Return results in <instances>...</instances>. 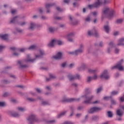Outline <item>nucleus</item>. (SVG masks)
I'll list each match as a JSON object with an SVG mask.
<instances>
[{
  "instance_id": "nucleus-1",
  "label": "nucleus",
  "mask_w": 124,
  "mask_h": 124,
  "mask_svg": "<svg viewBox=\"0 0 124 124\" xmlns=\"http://www.w3.org/2000/svg\"><path fill=\"white\" fill-rule=\"evenodd\" d=\"M39 52L40 55H36L35 58L34 59H31V55L28 54L27 56V59L24 60V61H17V63L20 66V68H27L28 67V65H23L25 63V62H34L36 61V59H40L42 57V56H44L45 55V53L44 52V50H40Z\"/></svg>"
},
{
  "instance_id": "nucleus-2",
  "label": "nucleus",
  "mask_w": 124,
  "mask_h": 124,
  "mask_svg": "<svg viewBox=\"0 0 124 124\" xmlns=\"http://www.w3.org/2000/svg\"><path fill=\"white\" fill-rule=\"evenodd\" d=\"M91 93L92 91H90V88H87L85 89V94L81 96V97H85V99H86L84 101V103L85 104H90L91 103V100L94 97L93 95L90 96V94Z\"/></svg>"
},
{
  "instance_id": "nucleus-3",
  "label": "nucleus",
  "mask_w": 124,
  "mask_h": 124,
  "mask_svg": "<svg viewBox=\"0 0 124 124\" xmlns=\"http://www.w3.org/2000/svg\"><path fill=\"white\" fill-rule=\"evenodd\" d=\"M103 13L108 19H111L112 17L116 16L115 12L114 10H110L108 7H106L103 11Z\"/></svg>"
},
{
  "instance_id": "nucleus-4",
  "label": "nucleus",
  "mask_w": 124,
  "mask_h": 124,
  "mask_svg": "<svg viewBox=\"0 0 124 124\" xmlns=\"http://www.w3.org/2000/svg\"><path fill=\"white\" fill-rule=\"evenodd\" d=\"M124 62V59H121L116 65L111 67V69L113 70L114 69H119L120 71H124V67L122 65Z\"/></svg>"
},
{
  "instance_id": "nucleus-5",
  "label": "nucleus",
  "mask_w": 124,
  "mask_h": 124,
  "mask_svg": "<svg viewBox=\"0 0 124 124\" xmlns=\"http://www.w3.org/2000/svg\"><path fill=\"white\" fill-rule=\"evenodd\" d=\"M27 120L30 124H33L34 123H39V122H40L39 119L35 114L30 115Z\"/></svg>"
},
{
  "instance_id": "nucleus-6",
  "label": "nucleus",
  "mask_w": 124,
  "mask_h": 124,
  "mask_svg": "<svg viewBox=\"0 0 124 124\" xmlns=\"http://www.w3.org/2000/svg\"><path fill=\"white\" fill-rule=\"evenodd\" d=\"M103 3V2L101 0H97V1L93 3V4H90L88 5L89 8L92 9V8H98L100 7V5Z\"/></svg>"
},
{
  "instance_id": "nucleus-7",
  "label": "nucleus",
  "mask_w": 124,
  "mask_h": 124,
  "mask_svg": "<svg viewBox=\"0 0 124 124\" xmlns=\"http://www.w3.org/2000/svg\"><path fill=\"white\" fill-rule=\"evenodd\" d=\"M88 34L89 36L95 35V37H99V34L97 32V31H96L95 27H93L92 30L88 31Z\"/></svg>"
},
{
  "instance_id": "nucleus-8",
  "label": "nucleus",
  "mask_w": 124,
  "mask_h": 124,
  "mask_svg": "<svg viewBox=\"0 0 124 124\" xmlns=\"http://www.w3.org/2000/svg\"><path fill=\"white\" fill-rule=\"evenodd\" d=\"M80 98H68L65 97L62 98V100L61 101V102L62 103H64L65 102H73L74 101H79Z\"/></svg>"
},
{
  "instance_id": "nucleus-9",
  "label": "nucleus",
  "mask_w": 124,
  "mask_h": 124,
  "mask_svg": "<svg viewBox=\"0 0 124 124\" xmlns=\"http://www.w3.org/2000/svg\"><path fill=\"white\" fill-rule=\"evenodd\" d=\"M84 49L85 46L84 45L82 44H80L79 48L75 51V55L76 56H78V55H80V54L84 53Z\"/></svg>"
},
{
  "instance_id": "nucleus-10",
  "label": "nucleus",
  "mask_w": 124,
  "mask_h": 124,
  "mask_svg": "<svg viewBox=\"0 0 124 124\" xmlns=\"http://www.w3.org/2000/svg\"><path fill=\"white\" fill-rule=\"evenodd\" d=\"M102 110V108L99 107H94L93 108H91L88 110V112L89 114H93V113H95L96 112H99V111H101Z\"/></svg>"
},
{
  "instance_id": "nucleus-11",
  "label": "nucleus",
  "mask_w": 124,
  "mask_h": 124,
  "mask_svg": "<svg viewBox=\"0 0 124 124\" xmlns=\"http://www.w3.org/2000/svg\"><path fill=\"white\" fill-rule=\"evenodd\" d=\"M105 78L106 80H108L110 78V76L108 74V70H105L100 76V78Z\"/></svg>"
},
{
  "instance_id": "nucleus-12",
  "label": "nucleus",
  "mask_w": 124,
  "mask_h": 124,
  "mask_svg": "<svg viewBox=\"0 0 124 124\" xmlns=\"http://www.w3.org/2000/svg\"><path fill=\"white\" fill-rule=\"evenodd\" d=\"M56 3H47L45 5L46 9V13H51V8L52 6H55Z\"/></svg>"
},
{
  "instance_id": "nucleus-13",
  "label": "nucleus",
  "mask_w": 124,
  "mask_h": 124,
  "mask_svg": "<svg viewBox=\"0 0 124 124\" xmlns=\"http://www.w3.org/2000/svg\"><path fill=\"white\" fill-rule=\"evenodd\" d=\"M53 59L54 60H57V61H60V60H62V54L61 52H59L56 54V55L53 56Z\"/></svg>"
},
{
  "instance_id": "nucleus-14",
  "label": "nucleus",
  "mask_w": 124,
  "mask_h": 124,
  "mask_svg": "<svg viewBox=\"0 0 124 124\" xmlns=\"http://www.w3.org/2000/svg\"><path fill=\"white\" fill-rule=\"evenodd\" d=\"M74 36V34L73 33H70L67 35V38L68 41L69 42H73V39L72 37Z\"/></svg>"
},
{
  "instance_id": "nucleus-15",
  "label": "nucleus",
  "mask_w": 124,
  "mask_h": 124,
  "mask_svg": "<svg viewBox=\"0 0 124 124\" xmlns=\"http://www.w3.org/2000/svg\"><path fill=\"white\" fill-rule=\"evenodd\" d=\"M9 114L15 118H18V117H20V114L16 112L9 111Z\"/></svg>"
},
{
  "instance_id": "nucleus-16",
  "label": "nucleus",
  "mask_w": 124,
  "mask_h": 124,
  "mask_svg": "<svg viewBox=\"0 0 124 124\" xmlns=\"http://www.w3.org/2000/svg\"><path fill=\"white\" fill-rule=\"evenodd\" d=\"M124 38H120L118 40L117 46H124Z\"/></svg>"
},
{
  "instance_id": "nucleus-17",
  "label": "nucleus",
  "mask_w": 124,
  "mask_h": 124,
  "mask_svg": "<svg viewBox=\"0 0 124 124\" xmlns=\"http://www.w3.org/2000/svg\"><path fill=\"white\" fill-rule=\"evenodd\" d=\"M35 27H36V24L34 22H31L30 23V27L28 28V30L29 31H32L35 29Z\"/></svg>"
},
{
  "instance_id": "nucleus-18",
  "label": "nucleus",
  "mask_w": 124,
  "mask_h": 124,
  "mask_svg": "<svg viewBox=\"0 0 124 124\" xmlns=\"http://www.w3.org/2000/svg\"><path fill=\"white\" fill-rule=\"evenodd\" d=\"M67 77L70 81H73V80H75V79H76V76L72 75L70 74L68 75Z\"/></svg>"
},
{
  "instance_id": "nucleus-19",
  "label": "nucleus",
  "mask_w": 124,
  "mask_h": 124,
  "mask_svg": "<svg viewBox=\"0 0 124 124\" xmlns=\"http://www.w3.org/2000/svg\"><path fill=\"white\" fill-rule=\"evenodd\" d=\"M56 44V39H53L47 45L48 47H54V45Z\"/></svg>"
},
{
  "instance_id": "nucleus-20",
  "label": "nucleus",
  "mask_w": 124,
  "mask_h": 124,
  "mask_svg": "<svg viewBox=\"0 0 124 124\" xmlns=\"http://www.w3.org/2000/svg\"><path fill=\"white\" fill-rule=\"evenodd\" d=\"M104 29L107 33H109L110 32V26L109 25H105Z\"/></svg>"
},
{
  "instance_id": "nucleus-21",
  "label": "nucleus",
  "mask_w": 124,
  "mask_h": 124,
  "mask_svg": "<svg viewBox=\"0 0 124 124\" xmlns=\"http://www.w3.org/2000/svg\"><path fill=\"white\" fill-rule=\"evenodd\" d=\"M116 114L119 117H122L124 114V112L120 109H118L116 111Z\"/></svg>"
},
{
  "instance_id": "nucleus-22",
  "label": "nucleus",
  "mask_w": 124,
  "mask_h": 124,
  "mask_svg": "<svg viewBox=\"0 0 124 124\" xmlns=\"http://www.w3.org/2000/svg\"><path fill=\"white\" fill-rule=\"evenodd\" d=\"M0 37L4 40H7V39H8V34H5L4 35H0Z\"/></svg>"
},
{
  "instance_id": "nucleus-23",
  "label": "nucleus",
  "mask_w": 124,
  "mask_h": 124,
  "mask_svg": "<svg viewBox=\"0 0 124 124\" xmlns=\"http://www.w3.org/2000/svg\"><path fill=\"white\" fill-rule=\"evenodd\" d=\"M18 16L14 17L10 22L11 23L15 24L17 21H18Z\"/></svg>"
},
{
  "instance_id": "nucleus-24",
  "label": "nucleus",
  "mask_w": 124,
  "mask_h": 124,
  "mask_svg": "<svg viewBox=\"0 0 124 124\" xmlns=\"http://www.w3.org/2000/svg\"><path fill=\"white\" fill-rule=\"evenodd\" d=\"M1 83L3 85H7L8 84H10V81L6 79H3L1 80Z\"/></svg>"
},
{
  "instance_id": "nucleus-25",
  "label": "nucleus",
  "mask_w": 124,
  "mask_h": 124,
  "mask_svg": "<svg viewBox=\"0 0 124 124\" xmlns=\"http://www.w3.org/2000/svg\"><path fill=\"white\" fill-rule=\"evenodd\" d=\"M110 102L112 105H116L117 104V101L113 99L112 96H110Z\"/></svg>"
},
{
  "instance_id": "nucleus-26",
  "label": "nucleus",
  "mask_w": 124,
  "mask_h": 124,
  "mask_svg": "<svg viewBox=\"0 0 124 124\" xmlns=\"http://www.w3.org/2000/svg\"><path fill=\"white\" fill-rule=\"evenodd\" d=\"M66 113H67V111H63V112L61 113L58 115V118L60 119V118H62V117H63V116H64Z\"/></svg>"
},
{
  "instance_id": "nucleus-27",
  "label": "nucleus",
  "mask_w": 124,
  "mask_h": 124,
  "mask_svg": "<svg viewBox=\"0 0 124 124\" xmlns=\"http://www.w3.org/2000/svg\"><path fill=\"white\" fill-rule=\"evenodd\" d=\"M92 120L93 121H97L99 119V116L97 115H94L92 116Z\"/></svg>"
},
{
  "instance_id": "nucleus-28",
  "label": "nucleus",
  "mask_w": 124,
  "mask_h": 124,
  "mask_svg": "<svg viewBox=\"0 0 124 124\" xmlns=\"http://www.w3.org/2000/svg\"><path fill=\"white\" fill-rule=\"evenodd\" d=\"M27 100H28L30 102H34V101H36V99L32 98H27Z\"/></svg>"
},
{
  "instance_id": "nucleus-29",
  "label": "nucleus",
  "mask_w": 124,
  "mask_h": 124,
  "mask_svg": "<svg viewBox=\"0 0 124 124\" xmlns=\"http://www.w3.org/2000/svg\"><path fill=\"white\" fill-rule=\"evenodd\" d=\"M36 49V46L35 45H32L30 46L29 48V50H35Z\"/></svg>"
},
{
  "instance_id": "nucleus-30",
  "label": "nucleus",
  "mask_w": 124,
  "mask_h": 124,
  "mask_svg": "<svg viewBox=\"0 0 124 124\" xmlns=\"http://www.w3.org/2000/svg\"><path fill=\"white\" fill-rule=\"evenodd\" d=\"M10 95H11V93L8 92H6L4 93L3 96V97H7V96H10Z\"/></svg>"
},
{
  "instance_id": "nucleus-31",
  "label": "nucleus",
  "mask_w": 124,
  "mask_h": 124,
  "mask_svg": "<svg viewBox=\"0 0 124 124\" xmlns=\"http://www.w3.org/2000/svg\"><path fill=\"white\" fill-rule=\"evenodd\" d=\"M108 118H112L113 117V113H112V111H108Z\"/></svg>"
},
{
  "instance_id": "nucleus-32",
  "label": "nucleus",
  "mask_w": 124,
  "mask_h": 124,
  "mask_svg": "<svg viewBox=\"0 0 124 124\" xmlns=\"http://www.w3.org/2000/svg\"><path fill=\"white\" fill-rule=\"evenodd\" d=\"M42 105L45 106V105H50V103L48 101H42Z\"/></svg>"
},
{
  "instance_id": "nucleus-33",
  "label": "nucleus",
  "mask_w": 124,
  "mask_h": 124,
  "mask_svg": "<svg viewBox=\"0 0 124 124\" xmlns=\"http://www.w3.org/2000/svg\"><path fill=\"white\" fill-rule=\"evenodd\" d=\"M108 45H109L108 47L112 48L115 46V45L114 44V43H113V42H109V43L108 44Z\"/></svg>"
},
{
  "instance_id": "nucleus-34",
  "label": "nucleus",
  "mask_w": 124,
  "mask_h": 124,
  "mask_svg": "<svg viewBox=\"0 0 124 124\" xmlns=\"http://www.w3.org/2000/svg\"><path fill=\"white\" fill-rule=\"evenodd\" d=\"M88 72L89 73H93V74H95V73H96V70L89 69Z\"/></svg>"
},
{
  "instance_id": "nucleus-35",
  "label": "nucleus",
  "mask_w": 124,
  "mask_h": 124,
  "mask_svg": "<svg viewBox=\"0 0 124 124\" xmlns=\"http://www.w3.org/2000/svg\"><path fill=\"white\" fill-rule=\"evenodd\" d=\"M47 123L49 124H54L56 123V120H50L47 121Z\"/></svg>"
},
{
  "instance_id": "nucleus-36",
  "label": "nucleus",
  "mask_w": 124,
  "mask_h": 124,
  "mask_svg": "<svg viewBox=\"0 0 124 124\" xmlns=\"http://www.w3.org/2000/svg\"><path fill=\"white\" fill-rule=\"evenodd\" d=\"M55 43H57L58 45H62V42L58 40V39H55Z\"/></svg>"
},
{
  "instance_id": "nucleus-37",
  "label": "nucleus",
  "mask_w": 124,
  "mask_h": 124,
  "mask_svg": "<svg viewBox=\"0 0 124 124\" xmlns=\"http://www.w3.org/2000/svg\"><path fill=\"white\" fill-rule=\"evenodd\" d=\"M48 31H49V32H51V33H53V32H54V31H55V29H54V28H53L52 27H50L48 28Z\"/></svg>"
},
{
  "instance_id": "nucleus-38",
  "label": "nucleus",
  "mask_w": 124,
  "mask_h": 124,
  "mask_svg": "<svg viewBox=\"0 0 124 124\" xmlns=\"http://www.w3.org/2000/svg\"><path fill=\"white\" fill-rule=\"evenodd\" d=\"M93 78L91 77H89L87 78V83H90V82L93 80Z\"/></svg>"
},
{
  "instance_id": "nucleus-39",
  "label": "nucleus",
  "mask_w": 124,
  "mask_h": 124,
  "mask_svg": "<svg viewBox=\"0 0 124 124\" xmlns=\"http://www.w3.org/2000/svg\"><path fill=\"white\" fill-rule=\"evenodd\" d=\"M102 87H100L99 88H98L96 90V93H99L102 91Z\"/></svg>"
},
{
  "instance_id": "nucleus-40",
  "label": "nucleus",
  "mask_w": 124,
  "mask_h": 124,
  "mask_svg": "<svg viewBox=\"0 0 124 124\" xmlns=\"http://www.w3.org/2000/svg\"><path fill=\"white\" fill-rule=\"evenodd\" d=\"M87 51L88 53H91L93 52V47L92 46H90L88 47Z\"/></svg>"
},
{
  "instance_id": "nucleus-41",
  "label": "nucleus",
  "mask_w": 124,
  "mask_h": 124,
  "mask_svg": "<svg viewBox=\"0 0 124 124\" xmlns=\"http://www.w3.org/2000/svg\"><path fill=\"white\" fill-rule=\"evenodd\" d=\"M16 31H17V32H19V33H22L23 32V30L20 28H16Z\"/></svg>"
},
{
  "instance_id": "nucleus-42",
  "label": "nucleus",
  "mask_w": 124,
  "mask_h": 124,
  "mask_svg": "<svg viewBox=\"0 0 124 124\" xmlns=\"http://www.w3.org/2000/svg\"><path fill=\"white\" fill-rule=\"evenodd\" d=\"M89 118V116L87 115L85 116L84 120L82 121V123H85V122H87L88 121V119Z\"/></svg>"
},
{
  "instance_id": "nucleus-43",
  "label": "nucleus",
  "mask_w": 124,
  "mask_h": 124,
  "mask_svg": "<svg viewBox=\"0 0 124 124\" xmlns=\"http://www.w3.org/2000/svg\"><path fill=\"white\" fill-rule=\"evenodd\" d=\"M119 93V92L118 91H113L111 92V95H116V94H118Z\"/></svg>"
},
{
  "instance_id": "nucleus-44",
  "label": "nucleus",
  "mask_w": 124,
  "mask_h": 124,
  "mask_svg": "<svg viewBox=\"0 0 124 124\" xmlns=\"http://www.w3.org/2000/svg\"><path fill=\"white\" fill-rule=\"evenodd\" d=\"M49 77L50 79H55L56 78V76L54 74H49Z\"/></svg>"
},
{
  "instance_id": "nucleus-45",
  "label": "nucleus",
  "mask_w": 124,
  "mask_h": 124,
  "mask_svg": "<svg viewBox=\"0 0 124 124\" xmlns=\"http://www.w3.org/2000/svg\"><path fill=\"white\" fill-rule=\"evenodd\" d=\"M114 52H115V54H119V53H120V49L116 47L114 50Z\"/></svg>"
},
{
  "instance_id": "nucleus-46",
  "label": "nucleus",
  "mask_w": 124,
  "mask_h": 124,
  "mask_svg": "<svg viewBox=\"0 0 124 124\" xmlns=\"http://www.w3.org/2000/svg\"><path fill=\"white\" fill-rule=\"evenodd\" d=\"M76 79H78V80H81V76L80 75L77 74L76 75Z\"/></svg>"
},
{
  "instance_id": "nucleus-47",
  "label": "nucleus",
  "mask_w": 124,
  "mask_h": 124,
  "mask_svg": "<svg viewBox=\"0 0 124 124\" xmlns=\"http://www.w3.org/2000/svg\"><path fill=\"white\" fill-rule=\"evenodd\" d=\"M56 10L58 11V12H62V8H60V7H56Z\"/></svg>"
},
{
  "instance_id": "nucleus-48",
  "label": "nucleus",
  "mask_w": 124,
  "mask_h": 124,
  "mask_svg": "<svg viewBox=\"0 0 124 124\" xmlns=\"http://www.w3.org/2000/svg\"><path fill=\"white\" fill-rule=\"evenodd\" d=\"M123 22V19H117L116 20L117 24H122Z\"/></svg>"
},
{
  "instance_id": "nucleus-49",
  "label": "nucleus",
  "mask_w": 124,
  "mask_h": 124,
  "mask_svg": "<svg viewBox=\"0 0 124 124\" xmlns=\"http://www.w3.org/2000/svg\"><path fill=\"white\" fill-rule=\"evenodd\" d=\"M81 66H82L83 67V69H86V68H87V65H86V64L84 63H82L81 64Z\"/></svg>"
},
{
  "instance_id": "nucleus-50",
  "label": "nucleus",
  "mask_w": 124,
  "mask_h": 124,
  "mask_svg": "<svg viewBox=\"0 0 124 124\" xmlns=\"http://www.w3.org/2000/svg\"><path fill=\"white\" fill-rule=\"evenodd\" d=\"M77 24H78V21H77V20H75L74 21H73L71 23V24L73 25L74 26H75V25H77Z\"/></svg>"
},
{
  "instance_id": "nucleus-51",
  "label": "nucleus",
  "mask_w": 124,
  "mask_h": 124,
  "mask_svg": "<svg viewBox=\"0 0 124 124\" xmlns=\"http://www.w3.org/2000/svg\"><path fill=\"white\" fill-rule=\"evenodd\" d=\"M40 13H43V8L41 7L38 9Z\"/></svg>"
},
{
  "instance_id": "nucleus-52",
  "label": "nucleus",
  "mask_w": 124,
  "mask_h": 124,
  "mask_svg": "<svg viewBox=\"0 0 124 124\" xmlns=\"http://www.w3.org/2000/svg\"><path fill=\"white\" fill-rule=\"evenodd\" d=\"M112 48L111 47H108V50H107V53L108 54H110L111 53V51H112Z\"/></svg>"
},
{
  "instance_id": "nucleus-53",
  "label": "nucleus",
  "mask_w": 124,
  "mask_h": 124,
  "mask_svg": "<svg viewBox=\"0 0 124 124\" xmlns=\"http://www.w3.org/2000/svg\"><path fill=\"white\" fill-rule=\"evenodd\" d=\"M5 105V103L3 102H0V107H3Z\"/></svg>"
},
{
  "instance_id": "nucleus-54",
  "label": "nucleus",
  "mask_w": 124,
  "mask_h": 124,
  "mask_svg": "<svg viewBox=\"0 0 124 124\" xmlns=\"http://www.w3.org/2000/svg\"><path fill=\"white\" fill-rule=\"evenodd\" d=\"M5 48V46H0V52H1L3 49Z\"/></svg>"
},
{
  "instance_id": "nucleus-55",
  "label": "nucleus",
  "mask_w": 124,
  "mask_h": 124,
  "mask_svg": "<svg viewBox=\"0 0 124 124\" xmlns=\"http://www.w3.org/2000/svg\"><path fill=\"white\" fill-rule=\"evenodd\" d=\"M74 65H75V64L74 63H72L69 65V68H72Z\"/></svg>"
},
{
  "instance_id": "nucleus-56",
  "label": "nucleus",
  "mask_w": 124,
  "mask_h": 124,
  "mask_svg": "<svg viewBox=\"0 0 124 124\" xmlns=\"http://www.w3.org/2000/svg\"><path fill=\"white\" fill-rule=\"evenodd\" d=\"M62 67L64 68L65 66H66V62H64L62 63L61 65Z\"/></svg>"
},
{
  "instance_id": "nucleus-57",
  "label": "nucleus",
  "mask_w": 124,
  "mask_h": 124,
  "mask_svg": "<svg viewBox=\"0 0 124 124\" xmlns=\"http://www.w3.org/2000/svg\"><path fill=\"white\" fill-rule=\"evenodd\" d=\"M85 21H86V22H90V21H91V17L88 16V17L85 19Z\"/></svg>"
},
{
  "instance_id": "nucleus-58",
  "label": "nucleus",
  "mask_w": 124,
  "mask_h": 124,
  "mask_svg": "<svg viewBox=\"0 0 124 124\" xmlns=\"http://www.w3.org/2000/svg\"><path fill=\"white\" fill-rule=\"evenodd\" d=\"M70 109L71 110V112H74V107H73V106H72L70 107Z\"/></svg>"
},
{
  "instance_id": "nucleus-59",
  "label": "nucleus",
  "mask_w": 124,
  "mask_h": 124,
  "mask_svg": "<svg viewBox=\"0 0 124 124\" xmlns=\"http://www.w3.org/2000/svg\"><path fill=\"white\" fill-rule=\"evenodd\" d=\"M13 56H15V57H18L19 54L17 52H15L13 54Z\"/></svg>"
},
{
  "instance_id": "nucleus-60",
  "label": "nucleus",
  "mask_w": 124,
  "mask_h": 124,
  "mask_svg": "<svg viewBox=\"0 0 124 124\" xmlns=\"http://www.w3.org/2000/svg\"><path fill=\"white\" fill-rule=\"evenodd\" d=\"M69 19L70 20L71 23L73 21V17L71 15L69 16Z\"/></svg>"
},
{
  "instance_id": "nucleus-61",
  "label": "nucleus",
  "mask_w": 124,
  "mask_h": 124,
  "mask_svg": "<svg viewBox=\"0 0 124 124\" xmlns=\"http://www.w3.org/2000/svg\"><path fill=\"white\" fill-rule=\"evenodd\" d=\"M27 24V22H23L20 24V25L23 27V26H25Z\"/></svg>"
},
{
  "instance_id": "nucleus-62",
  "label": "nucleus",
  "mask_w": 124,
  "mask_h": 124,
  "mask_svg": "<svg viewBox=\"0 0 124 124\" xmlns=\"http://www.w3.org/2000/svg\"><path fill=\"white\" fill-rule=\"evenodd\" d=\"M20 52H21V53H23L25 51H26V48H21L20 50H19Z\"/></svg>"
},
{
  "instance_id": "nucleus-63",
  "label": "nucleus",
  "mask_w": 124,
  "mask_h": 124,
  "mask_svg": "<svg viewBox=\"0 0 124 124\" xmlns=\"http://www.w3.org/2000/svg\"><path fill=\"white\" fill-rule=\"evenodd\" d=\"M99 47H103V42H100L99 44Z\"/></svg>"
},
{
  "instance_id": "nucleus-64",
  "label": "nucleus",
  "mask_w": 124,
  "mask_h": 124,
  "mask_svg": "<svg viewBox=\"0 0 124 124\" xmlns=\"http://www.w3.org/2000/svg\"><path fill=\"white\" fill-rule=\"evenodd\" d=\"M92 14H93V16H96L98 14L97 12H93L92 13Z\"/></svg>"
}]
</instances>
